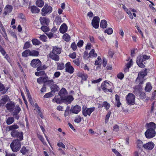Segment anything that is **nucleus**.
<instances>
[{
	"mask_svg": "<svg viewBox=\"0 0 156 156\" xmlns=\"http://www.w3.org/2000/svg\"><path fill=\"white\" fill-rule=\"evenodd\" d=\"M39 52L37 51L34 50L30 51V56H37L39 55Z\"/></svg>",
	"mask_w": 156,
	"mask_h": 156,
	"instance_id": "c756f323",
	"label": "nucleus"
},
{
	"mask_svg": "<svg viewBox=\"0 0 156 156\" xmlns=\"http://www.w3.org/2000/svg\"><path fill=\"white\" fill-rule=\"evenodd\" d=\"M50 58L56 61H58L59 60V56L55 53L50 52L49 54Z\"/></svg>",
	"mask_w": 156,
	"mask_h": 156,
	"instance_id": "f3484780",
	"label": "nucleus"
},
{
	"mask_svg": "<svg viewBox=\"0 0 156 156\" xmlns=\"http://www.w3.org/2000/svg\"><path fill=\"white\" fill-rule=\"evenodd\" d=\"M14 122V118L12 117H9L6 120V123L8 125H10Z\"/></svg>",
	"mask_w": 156,
	"mask_h": 156,
	"instance_id": "72a5a7b5",
	"label": "nucleus"
},
{
	"mask_svg": "<svg viewBox=\"0 0 156 156\" xmlns=\"http://www.w3.org/2000/svg\"><path fill=\"white\" fill-rule=\"evenodd\" d=\"M57 145L59 147H61L63 148H65V145L62 142L58 143L57 144Z\"/></svg>",
	"mask_w": 156,
	"mask_h": 156,
	"instance_id": "6e6d98bb",
	"label": "nucleus"
},
{
	"mask_svg": "<svg viewBox=\"0 0 156 156\" xmlns=\"http://www.w3.org/2000/svg\"><path fill=\"white\" fill-rule=\"evenodd\" d=\"M44 4V2L42 0H37L36 2V5L39 7H42Z\"/></svg>",
	"mask_w": 156,
	"mask_h": 156,
	"instance_id": "bb28decb",
	"label": "nucleus"
},
{
	"mask_svg": "<svg viewBox=\"0 0 156 156\" xmlns=\"http://www.w3.org/2000/svg\"><path fill=\"white\" fill-rule=\"evenodd\" d=\"M30 45V44L29 42L27 41L24 44L23 49H25L29 48Z\"/></svg>",
	"mask_w": 156,
	"mask_h": 156,
	"instance_id": "c03bdc74",
	"label": "nucleus"
},
{
	"mask_svg": "<svg viewBox=\"0 0 156 156\" xmlns=\"http://www.w3.org/2000/svg\"><path fill=\"white\" fill-rule=\"evenodd\" d=\"M81 118L80 116H78L75 118L74 121L75 122L78 123L80 122L81 121Z\"/></svg>",
	"mask_w": 156,
	"mask_h": 156,
	"instance_id": "09e8293b",
	"label": "nucleus"
},
{
	"mask_svg": "<svg viewBox=\"0 0 156 156\" xmlns=\"http://www.w3.org/2000/svg\"><path fill=\"white\" fill-rule=\"evenodd\" d=\"M9 99V97L7 95H4L2 97V100L4 102H6L8 101V100Z\"/></svg>",
	"mask_w": 156,
	"mask_h": 156,
	"instance_id": "a18cd8bd",
	"label": "nucleus"
},
{
	"mask_svg": "<svg viewBox=\"0 0 156 156\" xmlns=\"http://www.w3.org/2000/svg\"><path fill=\"white\" fill-rule=\"evenodd\" d=\"M19 126L16 124H14L9 126V130L13 131L16 130V129H18Z\"/></svg>",
	"mask_w": 156,
	"mask_h": 156,
	"instance_id": "c9c22d12",
	"label": "nucleus"
},
{
	"mask_svg": "<svg viewBox=\"0 0 156 156\" xmlns=\"http://www.w3.org/2000/svg\"><path fill=\"white\" fill-rule=\"evenodd\" d=\"M95 110V107L90 108L87 109L85 112H83V115L85 116H87V115L90 116L92 112Z\"/></svg>",
	"mask_w": 156,
	"mask_h": 156,
	"instance_id": "ddd939ff",
	"label": "nucleus"
},
{
	"mask_svg": "<svg viewBox=\"0 0 156 156\" xmlns=\"http://www.w3.org/2000/svg\"><path fill=\"white\" fill-rule=\"evenodd\" d=\"M51 91H52V93L54 94V93L56 92H58L59 88V87L56 84H53L51 85L50 87Z\"/></svg>",
	"mask_w": 156,
	"mask_h": 156,
	"instance_id": "412c9836",
	"label": "nucleus"
},
{
	"mask_svg": "<svg viewBox=\"0 0 156 156\" xmlns=\"http://www.w3.org/2000/svg\"><path fill=\"white\" fill-rule=\"evenodd\" d=\"M20 152L22 153L24 155L26 154L27 152L28 151V150H27L25 146H23L21 149Z\"/></svg>",
	"mask_w": 156,
	"mask_h": 156,
	"instance_id": "ea45409f",
	"label": "nucleus"
},
{
	"mask_svg": "<svg viewBox=\"0 0 156 156\" xmlns=\"http://www.w3.org/2000/svg\"><path fill=\"white\" fill-rule=\"evenodd\" d=\"M13 9L12 6L11 5H7L5 9V11L4 12V13L6 15L8 13H10L12 10Z\"/></svg>",
	"mask_w": 156,
	"mask_h": 156,
	"instance_id": "6ab92c4d",
	"label": "nucleus"
},
{
	"mask_svg": "<svg viewBox=\"0 0 156 156\" xmlns=\"http://www.w3.org/2000/svg\"><path fill=\"white\" fill-rule=\"evenodd\" d=\"M30 9L31 12L33 13H38L40 12V9L35 5L31 6Z\"/></svg>",
	"mask_w": 156,
	"mask_h": 156,
	"instance_id": "4be33fe9",
	"label": "nucleus"
},
{
	"mask_svg": "<svg viewBox=\"0 0 156 156\" xmlns=\"http://www.w3.org/2000/svg\"><path fill=\"white\" fill-rule=\"evenodd\" d=\"M68 94L67 91L64 88H62L59 91L58 95L60 98H63Z\"/></svg>",
	"mask_w": 156,
	"mask_h": 156,
	"instance_id": "a211bd4d",
	"label": "nucleus"
},
{
	"mask_svg": "<svg viewBox=\"0 0 156 156\" xmlns=\"http://www.w3.org/2000/svg\"><path fill=\"white\" fill-rule=\"evenodd\" d=\"M66 71L71 74L74 72V68L72 66L70 65V63L69 62H67L65 65Z\"/></svg>",
	"mask_w": 156,
	"mask_h": 156,
	"instance_id": "9b49d317",
	"label": "nucleus"
},
{
	"mask_svg": "<svg viewBox=\"0 0 156 156\" xmlns=\"http://www.w3.org/2000/svg\"><path fill=\"white\" fill-rule=\"evenodd\" d=\"M83 40H80L77 43V46L79 48L81 47L83 45Z\"/></svg>",
	"mask_w": 156,
	"mask_h": 156,
	"instance_id": "5fc2aeb1",
	"label": "nucleus"
},
{
	"mask_svg": "<svg viewBox=\"0 0 156 156\" xmlns=\"http://www.w3.org/2000/svg\"><path fill=\"white\" fill-rule=\"evenodd\" d=\"M147 129L145 133V135L147 139L154 137L156 135L155 129L156 128V124L152 122L147 124Z\"/></svg>",
	"mask_w": 156,
	"mask_h": 156,
	"instance_id": "f257e3e1",
	"label": "nucleus"
},
{
	"mask_svg": "<svg viewBox=\"0 0 156 156\" xmlns=\"http://www.w3.org/2000/svg\"><path fill=\"white\" fill-rule=\"evenodd\" d=\"M81 110V107L78 105H76L74 106H72L70 110V113L78 114Z\"/></svg>",
	"mask_w": 156,
	"mask_h": 156,
	"instance_id": "9d476101",
	"label": "nucleus"
},
{
	"mask_svg": "<svg viewBox=\"0 0 156 156\" xmlns=\"http://www.w3.org/2000/svg\"><path fill=\"white\" fill-rule=\"evenodd\" d=\"M5 156H16L15 154L13 153L11 154L10 153L7 152L6 151H5Z\"/></svg>",
	"mask_w": 156,
	"mask_h": 156,
	"instance_id": "774afa93",
	"label": "nucleus"
},
{
	"mask_svg": "<svg viewBox=\"0 0 156 156\" xmlns=\"http://www.w3.org/2000/svg\"><path fill=\"white\" fill-rule=\"evenodd\" d=\"M57 69L59 70H62L65 68L64 64L62 63H57Z\"/></svg>",
	"mask_w": 156,
	"mask_h": 156,
	"instance_id": "2f4dec72",
	"label": "nucleus"
},
{
	"mask_svg": "<svg viewBox=\"0 0 156 156\" xmlns=\"http://www.w3.org/2000/svg\"><path fill=\"white\" fill-rule=\"evenodd\" d=\"M101 107H105V108L108 110L110 108V105L107 101H104L102 104Z\"/></svg>",
	"mask_w": 156,
	"mask_h": 156,
	"instance_id": "7c9ffc66",
	"label": "nucleus"
},
{
	"mask_svg": "<svg viewBox=\"0 0 156 156\" xmlns=\"http://www.w3.org/2000/svg\"><path fill=\"white\" fill-rule=\"evenodd\" d=\"M147 75V69L145 68L143 70L139 73L136 81L139 82V84H142L143 83V80L145 76Z\"/></svg>",
	"mask_w": 156,
	"mask_h": 156,
	"instance_id": "20e7f679",
	"label": "nucleus"
},
{
	"mask_svg": "<svg viewBox=\"0 0 156 156\" xmlns=\"http://www.w3.org/2000/svg\"><path fill=\"white\" fill-rule=\"evenodd\" d=\"M46 34L48 37L50 38L53 37L54 36L53 34L51 32H49L48 33H46Z\"/></svg>",
	"mask_w": 156,
	"mask_h": 156,
	"instance_id": "69168bd1",
	"label": "nucleus"
},
{
	"mask_svg": "<svg viewBox=\"0 0 156 156\" xmlns=\"http://www.w3.org/2000/svg\"><path fill=\"white\" fill-rule=\"evenodd\" d=\"M53 100H55V102L58 104H60L63 103V100L62 98H56V96L54 98Z\"/></svg>",
	"mask_w": 156,
	"mask_h": 156,
	"instance_id": "e433bc0d",
	"label": "nucleus"
},
{
	"mask_svg": "<svg viewBox=\"0 0 156 156\" xmlns=\"http://www.w3.org/2000/svg\"><path fill=\"white\" fill-rule=\"evenodd\" d=\"M73 62L77 66H79L80 64V62L79 61V59L77 58L73 61Z\"/></svg>",
	"mask_w": 156,
	"mask_h": 156,
	"instance_id": "bf43d9fd",
	"label": "nucleus"
},
{
	"mask_svg": "<svg viewBox=\"0 0 156 156\" xmlns=\"http://www.w3.org/2000/svg\"><path fill=\"white\" fill-rule=\"evenodd\" d=\"M30 50L29 49H27L24 51L22 53V56L26 57L28 56H30Z\"/></svg>",
	"mask_w": 156,
	"mask_h": 156,
	"instance_id": "cd10ccee",
	"label": "nucleus"
},
{
	"mask_svg": "<svg viewBox=\"0 0 156 156\" xmlns=\"http://www.w3.org/2000/svg\"><path fill=\"white\" fill-rule=\"evenodd\" d=\"M111 113V112H108V114L106 115V117H105V122L106 123L107 122H108V120L109 119V117L110 116Z\"/></svg>",
	"mask_w": 156,
	"mask_h": 156,
	"instance_id": "3c124183",
	"label": "nucleus"
},
{
	"mask_svg": "<svg viewBox=\"0 0 156 156\" xmlns=\"http://www.w3.org/2000/svg\"><path fill=\"white\" fill-rule=\"evenodd\" d=\"M107 21L105 20H102L101 21L100 27L104 29L107 27Z\"/></svg>",
	"mask_w": 156,
	"mask_h": 156,
	"instance_id": "a878e982",
	"label": "nucleus"
},
{
	"mask_svg": "<svg viewBox=\"0 0 156 156\" xmlns=\"http://www.w3.org/2000/svg\"><path fill=\"white\" fill-rule=\"evenodd\" d=\"M8 88H5L4 85L0 83V91H2V93L3 94H5L8 91Z\"/></svg>",
	"mask_w": 156,
	"mask_h": 156,
	"instance_id": "393cba45",
	"label": "nucleus"
},
{
	"mask_svg": "<svg viewBox=\"0 0 156 156\" xmlns=\"http://www.w3.org/2000/svg\"><path fill=\"white\" fill-rule=\"evenodd\" d=\"M54 82L53 80H48L47 82L46 83V84L49 85L54 84Z\"/></svg>",
	"mask_w": 156,
	"mask_h": 156,
	"instance_id": "680f3d73",
	"label": "nucleus"
},
{
	"mask_svg": "<svg viewBox=\"0 0 156 156\" xmlns=\"http://www.w3.org/2000/svg\"><path fill=\"white\" fill-rule=\"evenodd\" d=\"M53 49L51 52L55 53L56 54H59L61 52V49L56 46L53 47Z\"/></svg>",
	"mask_w": 156,
	"mask_h": 156,
	"instance_id": "5701e85b",
	"label": "nucleus"
},
{
	"mask_svg": "<svg viewBox=\"0 0 156 156\" xmlns=\"http://www.w3.org/2000/svg\"><path fill=\"white\" fill-rule=\"evenodd\" d=\"M39 38L41 41H43L45 42L46 41V40L47 39V37L44 35H41Z\"/></svg>",
	"mask_w": 156,
	"mask_h": 156,
	"instance_id": "49530a36",
	"label": "nucleus"
},
{
	"mask_svg": "<svg viewBox=\"0 0 156 156\" xmlns=\"http://www.w3.org/2000/svg\"><path fill=\"white\" fill-rule=\"evenodd\" d=\"M154 145L152 142H149L147 144L143 145V147L145 149L149 150H152L154 147Z\"/></svg>",
	"mask_w": 156,
	"mask_h": 156,
	"instance_id": "4468645a",
	"label": "nucleus"
},
{
	"mask_svg": "<svg viewBox=\"0 0 156 156\" xmlns=\"http://www.w3.org/2000/svg\"><path fill=\"white\" fill-rule=\"evenodd\" d=\"M52 11V7L48 5V4H45L41 9V14L43 16H44L48 14H49L51 13Z\"/></svg>",
	"mask_w": 156,
	"mask_h": 156,
	"instance_id": "7ed1b4c3",
	"label": "nucleus"
},
{
	"mask_svg": "<svg viewBox=\"0 0 156 156\" xmlns=\"http://www.w3.org/2000/svg\"><path fill=\"white\" fill-rule=\"evenodd\" d=\"M152 87L151 86V84L150 83H147L146 86L145 88V91L147 92H149L151 91Z\"/></svg>",
	"mask_w": 156,
	"mask_h": 156,
	"instance_id": "c85d7f7f",
	"label": "nucleus"
},
{
	"mask_svg": "<svg viewBox=\"0 0 156 156\" xmlns=\"http://www.w3.org/2000/svg\"><path fill=\"white\" fill-rule=\"evenodd\" d=\"M100 18L98 16L94 17L92 21L91 24L93 27L95 29L99 27Z\"/></svg>",
	"mask_w": 156,
	"mask_h": 156,
	"instance_id": "6e6552de",
	"label": "nucleus"
},
{
	"mask_svg": "<svg viewBox=\"0 0 156 156\" xmlns=\"http://www.w3.org/2000/svg\"><path fill=\"white\" fill-rule=\"evenodd\" d=\"M38 138L44 144H45L46 143L44 142V139L42 136L40 135L38 136Z\"/></svg>",
	"mask_w": 156,
	"mask_h": 156,
	"instance_id": "0e129e2a",
	"label": "nucleus"
},
{
	"mask_svg": "<svg viewBox=\"0 0 156 156\" xmlns=\"http://www.w3.org/2000/svg\"><path fill=\"white\" fill-rule=\"evenodd\" d=\"M33 44L34 45H39L41 44L40 41L37 39H33L32 40Z\"/></svg>",
	"mask_w": 156,
	"mask_h": 156,
	"instance_id": "4c0bfd02",
	"label": "nucleus"
},
{
	"mask_svg": "<svg viewBox=\"0 0 156 156\" xmlns=\"http://www.w3.org/2000/svg\"><path fill=\"white\" fill-rule=\"evenodd\" d=\"M11 135L13 137L16 138L19 140L21 141L23 139V133L19 132L16 130L12 131L11 133Z\"/></svg>",
	"mask_w": 156,
	"mask_h": 156,
	"instance_id": "0eeeda50",
	"label": "nucleus"
},
{
	"mask_svg": "<svg viewBox=\"0 0 156 156\" xmlns=\"http://www.w3.org/2000/svg\"><path fill=\"white\" fill-rule=\"evenodd\" d=\"M89 54L87 51H85L83 53V57L85 59H87L88 58H89L88 57Z\"/></svg>",
	"mask_w": 156,
	"mask_h": 156,
	"instance_id": "de8ad7c7",
	"label": "nucleus"
},
{
	"mask_svg": "<svg viewBox=\"0 0 156 156\" xmlns=\"http://www.w3.org/2000/svg\"><path fill=\"white\" fill-rule=\"evenodd\" d=\"M63 38L64 41H69L70 38V36L67 34H65L63 36Z\"/></svg>",
	"mask_w": 156,
	"mask_h": 156,
	"instance_id": "f704fd0d",
	"label": "nucleus"
},
{
	"mask_svg": "<svg viewBox=\"0 0 156 156\" xmlns=\"http://www.w3.org/2000/svg\"><path fill=\"white\" fill-rule=\"evenodd\" d=\"M20 111L21 108H20L19 105H16L15 108V110L12 113V114L13 116H14V115H18Z\"/></svg>",
	"mask_w": 156,
	"mask_h": 156,
	"instance_id": "b1692460",
	"label": "nucleus"
},
{
	"mask_svg": "<svg viewBox=\"0 0 156 156\" xmlns=\"http://www.w3.org/2000/svg\"><path fill=\"white\" fill-rule=\"evenodd\" d=\"M20 140L18 139H15L13 141L10 145V147L12 151L16 152L20 149L21 147Z\"/></svg>",
	"mask_w": 156,
	"mask_h": 156,
	"instance_id": "f03ea898",
	"label": "nucleus"
},
{
	"mask_svg": "<svg viewBox=\"0 0 156 156\" xmlns=\"http://www.w3.org/2000/svg\"><path fill=\"white\" fill-rule=\"evenodd\" d=\"M146 98V94L143 92H141L140 95V98L141 99H143Z\"/></svg>",
	"mask_w": 156,
	"mask_h": 156,
	"instance_id": "8fccbe9b",
	"label": "nucleus"
},
{
	"mask_svg": "<svg viewBox=\"0 0 156 156\" xmlns=\"http://www.w3.org/2000/svg\"><path fill=\"white\" fill-rule=\"evenodd\" d=\"M94 51H95L94 49H91L89 54L88 57L90 58L91 56H93V55L94 53Z\"/></svg>",
	"mask_w": 156,
	"mask_h": 156,
	"instance_id": "052dcab7",
	"label": "nucleus"
},
{
	"mask_svg": "<svg viewBox=\"0 0 156 156\" xmlns=\"http://www.w3.org/2000/svg\"><path fill=\"white\" fill-rule=\"evenodd\" d=\"M53 95L54 94L52 93V91H51L46 94L44 96V97L45 98H48L52 97L53 96Z\"/></svg>",
	"mask_w": 156,
	"mask_h": 156,
	"instance_id": "58836bf2",
	"label": "nucleus"
},
{
	"mask_svg": "<svg viewBox=\"0 0 156 156\" xmlns=\"http://www.w3.org/2000/svg\"><path fill=\"white\" fill-rule=\"evenodd\" d=\"M136 63L138 66L141 68H144L145 67V65L144 64L145 63L144 62V63H143V62H140Z\"/></svg>",
	"mask_w": 156,
	"mask_h": 156,
	"instance_id": "13d9d810",
	"label": "nucleus"
},
{
	"mask_svg": "<svg viewBox=\"0 0 156 156\" xmlns=\"http://www.w3.org/2000/svg\"><path fill=\"white\" fill-rule=\"evenodd\" d=\"M69 57L72 58H75L76 56V54L75 52H73L72 53L70 54L69 55Z\"/></svg>",
	"mask_w": 156,
	"mask_h": 156,
	"instance_id": "864d4df0",
	"label": "nucleus"
},
{
	"mask_svg": "<svg viewBox=\"0 0 156 156\" xmlns=\"http://www.w3.org/2000/svg\"><path fill=\"white\" fill-rule=\"evenodd\" d=\"M67 27L66 24L64 23L61 26L59 30L60 32L62 34L65 33L67 31Z\"/></svg>",
	"mask_w": 156,
	"mask_h": 156,
	"instance_id": "aec40b11",
	"label": "nucleus"
},
{
	"mask_svg": "<svg viewBox=\"0 0 156 156\" xmlns=\"http://www.w3.org/2000/svg\"><path fill=\"white\" fill-rule=\"evenodd\" d=\"M109 83L106 81H105L103 83L101 84V88L104 92H106L108 90V89L109 88Z\"/></svg>",
	"mask_w": 156,
	"mask_h": 156,
	"instance_id": "dca6fc26",
	"label": "nucleus"
},
{
	"mask_svg": "<svg viewBox=\"0 0 156 156\" xmlns=\"http://www.w3.org/2000/svg\"><path fill=\"white\" fill-rule=\"evenodd\" d=\"M122 8L129 15L132 16V18H131V19H133V17L131 12L124 5H123L122 6Z\"/></svg>",
	"mask_w": 156,
	"mask_h": 156,
	"instance_id": "473e14b6",
	"label": "nucleus"
},
{
	"mask_svg": "<svg viewBox=\"0 0 156 156\" xmlns=\"http://www.w3.org/2000/svg\"><path fill=\"white\" fill-rule=\"evenodd\" d=\"M41 30L44 32H46L49 30V29L46 26L43 25L41 27Z\"/></svg>",
	"mask_w": 156,
	"mask_h": 156,
	"instance_id": "a19ab883",
	"label": "nucleus"
},
{
	"mask_svg": "<svg viewBox=\"0 0 156 156\" xmlns=\"http://www.w3.org/2000/svg\"><path fill=\"white\" fill-rule=\"evenodd\" d=\"M71 47L73 51L76 50L77 49V46L76 44H75L74 42H73L71 45Z\"/></svg>",
	"mask_w": 156,
	"mask_h": 156,
	"instance_id": "603ef678",
	"label": "nucleus"
},
{
	"mask_svg": "<svg viewBox=\"0 0 156 156\" xmlns=\"http://www.w3.org/2000/svg\"><path fill=\"white\" fill-rule=\"evenodd\" d=\"M40 21L41 25L46 26H48L50 22L48 19L44 17H41Z\"/></svg>",
	"mask_w": 156,
	"mask_h": 156,
	"instance_id": "2eb2a0df",
	"label": "nucleus"
},
{
	"mask_svg": "<svg viewBox=\"0 0 156 156\" xmlns=\"http://www.w3.org/2000/svg\"><path fill=\"white\" fill-rule=\"evenodd\" d=\"M117 76L119 79L122 80L124 77V75L122 73H120L117 75Z\"/></svg>",
	"mask_w": 156,
	"mask_h": 156,
	"instance_id": "4d7b16f0",
	"label": "nucleus"
},
{
	"mask_svg": "<svg viewBox=\"0 0 156 156\" xmlns=\"http://www.w3.org/2000/svg\"><path fill=\"white\" fill-rule=\"evenodd\" d=\"M128 68H130L131 66L133 65V61L132 59H130L129 61L126 64Z\"/></svg>",
	"mask_w": 156,
	"mask_h": 156,
	"instance_id": "338daca9",
	"label": "nucleus"
},
{
	"mask_svg": "<svg viewBox=\"0 0 156 156\" xmlns=\"http://www.w3.org/2000/svg\"><path fill=\"white\" fill-rule=\"evenodd\" d=\"M31 66L34 68H37V70L40 71L41 69V62L40 60L38 59H33L31 62Z\"/></svg>",
	"mask_w": 156,
	"mask_h": 156,
	"instance_id": "39448f33",
	"label": "nucleus"
},
{
	"mask_svg": "<svg viewBox=\"0 0 156 156\" xmlns=\"http://www.w3.org/2000/svg\"><path fill=\"white\" fill-rule=\"evenodd\" d=\"M113 32L112 29L111 28H109L105 30V33H107L108 34H111Z\"/></svg>",
	"mask_w": 156,
	"mask_h": 156,
	"instance_id": "79ce46f5",
	"label": "nucleus"
},
{
	"mask_svg": "<svg viewBox=\"0 0 156 156\" xmlns=\"http://www.w3.org/2000/svg\"><path fill=\"white\" fill-rule=\"evenodd\" d=\"M73 98L71 95H66L62 98L63 103H64L66 105L71 103L72 101L73 100Z\"/></svg>",
	"mask_w": 156,
	"mask_h": 156,
	"instance_id": "1a4fd4ad",
	"label": "nucleus"
},
{
	"mask_svg": "<svg viewBox=\"0 0 156 156\" xmlns=\"http://www.w3.org/2000/svg\"><path fill=\"white\" fill-rule=\"evenodd\" d=\"M135 98L133 94L131 93H129L126 97L127 103L130 105H133L135 103Z\"/></svg>",
	"mask_w": 156,
	"mask_h": 156,
	"instance_id": "423d86ee",
	"label": "nucleus"
},
{
	"mask_svg": "<svg viewBox=\"0 0 156 156\" xmlns=\"http://www.w3.org/2000/svg\"><path fill=\"white\" fill-rule=\"evenodd\" d=\"M15 106V103L12 101L9 103H8L6 105L5 107L10 112H12L13 111L14 108Z\"/></svg>",
	"mask_w": 156,
	"mask_h": 156,
	"instance_id": "f8f14e48",
	"label": "nucleus"
},
{
	"mask_svg": "<svg viewBox=\"0 0 156 156\" xmlns=\"http://www.w3.org/2000/svg\"><path fill=\"white\" fill-rule=\"evenodd\" d=\"M119 127L117 125H115L113 127V130L116 132L119 131Z\"/></svg>",
	"mask_w": 156,
	"mask_h": 156,
	"instance_id": "e2e57ef3",
	"label": "nucleus"
},
{
	"mask_svg": "<svg viewBox=\"0 0 156 156\" xmlns=\"http://www.w3.org/2000/svg\"><path fill=\"white\" fill-rule=\"evenodd\" d=\"M144 58H143V56L141 55L139 56L136 59V63L140 62H143V59Z\"/></svg>",
	"mask_w": 156,
	"mask_h": 156,
	"instance_id": "37998d69",
	"label": "nucleus"
}]
</instances>
